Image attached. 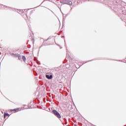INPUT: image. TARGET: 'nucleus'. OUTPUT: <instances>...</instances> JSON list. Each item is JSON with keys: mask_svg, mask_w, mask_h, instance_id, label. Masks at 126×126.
Here are the masks:
<instances>
[{"mask_svg": "<svg viewBox=\"0 0 126 126\" xmlns=\"http://www.w3.org/2000/svg\"><path fill=\"white\" fill-rule=\"evenodd\" d=\"M52 113L58 119H61V118H62V116H61V114H60V113L58 112V111H57L56 110H53L52 111Z\"/></svg>", "mask_w": 126, "mask_h": 126, "instance_id": "obj_2", "label": "nucleus"}, {"mask_svg": "<svg viewBox=\"0 0 126 126\" xmlns=\"http://www.w3.org/2000/svg\"><path fill=\"white\" fill-rule=\"evenodd\" d=\"M22 60L24 62H26V57H25V56H23Z\"/></svg>", "mask_w": 126, "mask_h": 126, "instance_id": "obj_6", "label": "nucleus"}, {"mask_svg": "<svg viewBox=\"0 0 126 126\" xmlns=\"http://www.w3.org/2000/svg\"><path fill=\"white\" fill-rule=\"evenodd\" d=\"M18 58L19 60H21V56H20V55L19 54V56H18Z\"/></svg>", "mask_w": 126, "mask_h": 126, "instance_id": "obj_8", "label": "nucleus"}, {"mask_svg": "<svg viewBox=\"0 0 126 126\" xmlns=\"http://www.w3.org/2000/svg\"><path fill=\"white\" fill-rule=\"evenodd\" d=\"M19 110V108H16V109H12L11 111V112H18Z\"/></svg>", "mask_w": 126, "mask_h": 126, "instance_id": "obj_5", "label": "nucleus"}, {"mask_svg": "<svg viewBox=\"0 0 126 126\" xmlns=\"http://www.w3.org/2000/svg\"><path fill=\"white\" fill-rule=\"evenodd\" d=\"M11 56H12V57H14V58H18L19 57V54L12 53L11 54Z\"/></svg>", "mask_w": 126, "mask_h": 126, "instance_id": "obj_3", "label": "nucleus"}, {"mask_svg": "<svg viewBox=\"0 0 126 126\" xmlns=\"http://www.w3.org/2000/svg\"><path fill=\"white\" fill-rule=\"evenodd\" d=\"M9 116V114L8 113H4V118H5V117H8Z\"/></svg>", "mask_w": 126, "mask_h": 126, "instance_id": "obj_7", "label": "nucleus"}, {"mask_svg": "<svg viewBox=\"0 0 126 126\" xmlns=\"http://www.w3.org/2000/svg\"><path fill=\"white\" fill-rule=\"evenodd\" d=\"M60 2L64 4H68V5H72V1L69 0H62L60 1Z\"/></svg>", "mask_w": 126, "mask_h": 126, "instance_id": "obj_1", "label": "nucleus"}, {"mask_svg": "<svg viewBox=\"0 0 126 126\" xmlns=\"http://www.w3.org/2000/svg\"><path fill=\"white\" fill-rule=\"evenodd\" d=\"M46 77L47 78V79H52L53 78V75H46Z\"/></svg>", "mask_w": 126, "mask_h": 126, "instance_id": "obj_4", "label": "nucleus"}]
</instances>
